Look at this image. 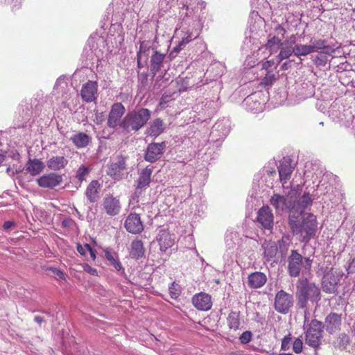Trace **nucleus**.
I'll list each match as a JSON object with an SVG mask.
<instances>
[{
	"mask_svg": "<svg viewBox=\"0 0 355 355\" xmlns=\"http://www.w3.org/2000/svg\"><path fill=\"white\" fill-rule=\"evenodd\" d=\"M148 75L147 73H138V88L140 92H146L148 88Z\"/></svg>",
	"mask_w": 355,
	"mask_h": 355,
	"instance_id": "41",
	"label": "nucleus"
},
{
	"mask_svg": "<svg viewBox=\"0 0 355 355\" xmlns=\"http://www.w3.org/2000/svg\"><path fill=\"white\" fill-rule=\"evenodd\" d=\"M266 279V276L263 272H253L248 276V286L253 288H261L265 284Z\"/></svg>",
	"mask_w": 355,
	"mask_h": 355,
	"instance_id": "32",
	"label": "nucleus"
},
{
	"mask_svg": "<svg viewBox=\"0 0 355 355\" xmlns=\"http://www.w3.org/2000/svg\"><path fill=\"white\" fill-rule=\"evenodd\" d=\"M304 257L295 250L291 252L288 258V273L292 277H297L300 275Z\"/></svg>",
	"mask_w": 355,
	"mask_h": 355,
	"instance_id": "11",
	"label": "nucleus"
},
{
	"mask_svg": "<svg viewBox=\"0 0 355 355\" xmlns=\"http://www.w3.org/2000/svg\"><path fill=\"white\" fill-rule=\"evenodd\" d=\"M153 166H147L145 168L141 170L136 180L135 194L140 195L143 191L146 190L150 185L151 182V175L153 173Z\"/></svg>",
	"mask_w": 355,
	"mask_h": 355,
	"instance_id": "12",
	"label": "nucleus"
},
{
	"mask_svg": "<svg viewBox=\"0 0 355 355\" xmlns=\"http://www.w3.org/2000/svg\"><path fill=\"white\" fill-rule=\"evenodd\" d=\"M62 180V175L51 172L42 175L36 180V182L42 188L53 189L60 185Z\"/></svg>",
	"mask_w": 355,
	"mask_h": 355,
	"instance_id": "17",
	"label": "nucleus"
},
{
	"mask_svg": "<svg viewBox=\"0 0 355 355\" xmlns=\"http://www.w3.org/2000/svg\"><path fill=\"white\" fill-rule=\"evenodd\" d=\"M149 50V46L148 43L145 41H143L140 43L139 50L137 52H141V55H144V57H147L148 55L146 52Z\"/></svg>",
	"mask_w": 355,
	"mask_h": 355,
	"instance_id": "53",
	"label": "nucleus"
},
{
	"mask_svg": "<svg viewBox=\"0 0 355 355\" xmlns=\"http://www.w3.org/2000/svg\"><path fill=\"white\" fill-rule=\"evenodd\" d=\"M313 200L311 198L309 193L304 192L303 196L298 200L297 201V208L295 209L294 207V212L295 215L297 213H300V215L302 214L304 210L309 205L312 204Z\"/></svg>",
	"mask_w": 355,
	"mask_h": 355,
	"instance_id": "35",
	"label": "nucleus"
},
{
	"mask_svg": "<svg viewBox=\"0 0 355 355\" xmlns=\"http://www.w3.org/2000/svg\"><path fill=\"white\" fill-rule=\"evenodd\" d=\"M293 47L294 55L298 58L312 53L310 44H295Z\"/></svg>",
	"mask_w": 355,
	"mask_h": 355,
	"instance_id": "39",
	"label": "nucleus"
},
{
	"mask_svg": "<svg viewBox=\"0 0 355 355\" xmlns=\"http://www.w3.org/2000/svg\"><path fill=\"white\" fill-rule=\"evenodd\" d=\"M103 207L105 213L110 216L118 215L121 209L119 198L112 195H106L103 198Z\"/></svg>",
	"mask_w": 355,
	"mask_h": 355,
	"instance_id": "18",
	"label": "nucleus"
},
{
	"mask_svg": "<svg viewBox=\"0 0 355 355\" xmlns=\"http://www.w3.org/2000/svg\"><path fill=\"white\" fill-rule=\"evenodd\" d=\"M166 148V144L165 141L149 144L144 153V159L150 163L157 162L164 153Z\"/></svg>",
	"mask_w": 355,
	"mask_h": 355,
	"instance_id": "9",
	"label": "nucleus"
},
{
	"mask_svg": "<svg viewBox=\"0 0 355 355\" xmlns=\"http://www.w3.org/2000/svg\"><path fill=\"white\" fill-rule=\"evenodd\" d=\"M199 29H193L192 31L187 30L185 32L184 35L182 37L181 41L174 48L173 51L178 53L180 51L184 49V47L193 40L197 38L199 35Z\"/></svg>",
	"mask_w": 355,
	"mask_h": 355,
	"instance_id": "31",
	"label": "nucleus"
},
{
	"mask_svg": "<svg viewBox=\"0 0 355 355\" xmlns=\"http://www.w3.org/2000/svg\"><path fill=\"white\" fill-rule=\"evenodd\" d=\"M303 343L300 338H296L293 344V350L296 353L299 354L302 351Z\"/></svg>",
	"mask_w": 355,
	"mask_h": 355,
	"instance_id": "50",
	"label": "nucleus"
},
{
	"mask_svg": "<svg viewBox=\"0 0 355 355\" xmlns=\"http://www.w3.org/2000/svg\"><path fill=\"white\" fill-rule=\"evenodd\" d=\"M128 157L123 155H117L114 157L108 165L107 174L114 180H120L127 169Z\"/></svg>",
	"mask_w": 355,
	"mask_h": 355,
	"instance_id": "7",
	"label": "nucleus"
},
{
	"mask_svg": "<svg viewBox=\"0 0 355 355\" xmlns=\"http://www.w3.org/2000/svg\"><path fill=\"white\" fill-rule=\"evenodd\" d=\"M178 0H160L159 1V7L161 10H162L164 12H166L169 9L172 8V6L175 4V3ZM180 3L182 5V2L184 1V0H180Z\"/></svg>",
	"mask_w": 355,
	"mask_h": 355,
	"instance_id": "45",
	"label": "nucleus"
},
{
	"mask_svg": "<svg viewBox=\"0 0 355 355\" xmlns=\"http://www.w3.org/2000/svg\"><path fill=\"white\" fill-rule=\"evenodd\" d=\"M168 97L167 95H162L161 99H160V102H159V105L162 107H164V105L167 103V100H166V98Z\"/></svg>",
	"mask_w": 355,
	"mask_h": 355,
	"instance_id": "62",
	"label": "nucleus"
},
{
	"mask_svg": "<svg viewBox=\"0 0 355 355\" xmlns=\"http://www.w3.org/2000/svg\"><path fill=\"white\" fill-rule=\"evenodd\" d=\"M294 170V166L292 164V159L290 157H284L279 163L278 172L280 181L284 184L291 178V175Z\"/></svg>",
	"mask_w": 355,
	"mask_h": 355,
	"instance_id": "22",
	"label": "nucleus"
},
{
	"mask_svg": "<svg viewBox=\"0 0 355 355\" xmlns=\"http://www.w3.org/2000/svg\"><path fill=\"white\" fill-rule=\"evenodd\" d=\"M165 128L164 121L161 119L157 118L150 122L148 127L146 130V134L157 137L164 132Z\"/></svg>",
	"mask_w": 355,
	"mask_h": 355,
	"instance_id": "27",
	"label": "nucleus"
},
{
	"mask_svg": "<svg viewBox=\"0 0 355 355\" xmlns=\"http://www.w3.org/2000/svg\"><path fill=\"white\" fill-rule=\"evenodd\" d=\"M83 268H84V270L85 272H87L92 275H97V274H98L97 270L94 268H92V266H90L88 264H85Z\"/></svg>",
	"mask_w": 355,
	"mask_h": 355,
	"instance_id": "57",
	"label": "nucleus"
},
{
	"mask_svg": "<svg viewBox=\"0 0 355 355\" xmlns=\"http://www.w3.org/2000/svg\"><path fill=\"white\" fill-rule=\"evenodd\" d=\"M192 303L200 311H209L212 306L211 296L203 292L194 295L192 297Z\"/></svg>",
	"mask_w": 355,
	"mask_h": 355,
	"instance_id": "20",
	"label": "nucleus"
},
{
	"mask_svg": "<svg viewBox=\"0 0 355 355\" xmlns=\"http://www.w3.org/2000/svg\"><path fill=\"white\" fill-rule=\"evenodd\" d=\"M270 205L277 211H281L284 209H290V212L294 211V205L291 200L284 196L275 193L270 200Z\"/></svg>",
	"mask_w": 355,
	"mask_h": 355,
	"instance_id": "24",
	"label": "nucleus"
},
{
	"mask_svg": "<svg viewBox=\"0 0 355 355\" xmlns=\"http://www.w3.org/2000/svg\"><path fill=\"white\" fill-rule=\"evenodd\" d=\"M346 270L348 274L355 272V258H353L349 263L348 266L346 268Z\"/></svg>",
	"mask_w": 355,
	"mask_h": 355,
	"instance_id": "56",
	"label": "nucleus"
},
{
	"mask_svg": "<svg viewBox=\"0 0 355 355\" xmlns=\"http://www.w3.org/2000/svg\"><path fill=\"white\" fill-rule=\"evenodd\" d=\"M19 112L21 116L22 121L24 123H26L31 115V107L30 105L28 103L20 105L19 107Z\"/></svg>",
	"mask_w": 355,
	"mask_h": 355,
	"instance_id": "42",
	"label": "nucleus"
},
{
	"mask_svg": "<svg viewBox=\"0 0 355 355\" xmlns=\"http://www.w3.org/2000/svg\"><path fill=\"white\" fill-rule=\"evenodd\" d=\"M44 163L39 159H29L26 164V171L33 176L39 175L44 169Z\"/></svg>",
	"mask_w": 355,
	"mask_h": 355,
	"instance_id": "30",
	"label": "nucleus"
},
{
	"mask_svg": "<svg viewBox=\"0 0 355 355\" xmlns=\"http://www.w3.org/2000/svg\"><path fill=\"white\" fill-rule=\"evenodd\" d=\"M124 227L127 232L132 234H140L144 230V225L140 216L136 213H130L125 220Z\"/></svg>",
	"mask_w": 355,
	"mask_h": 355,
	"instance_id": "15",
	"label": "nucleus"
},
{
	"mask_svg": "<svg viewBox=\"0 0 355 355\" xmlns=\"http://www.w3.org/2000/svg\"><path fill=\"white\" fill-rule=\"evenodd\" d=\"M34 321L38 324H41L42 322H43L44 321V319L43 317H42L40 315H36L34 318Z\"/></svg>",
	"mask_w": 355,
	"mask_h": 355,
	"instance_id": "64",
	"label": "nucleus"
},
{
	"mask_svg": "<svg viewBox=\"0 0 355 355\" xmlns=\"http://www.w3.org/2000/svg\"><path fill=\"white\" fill-rule=\"evenodd\" d=\"M298 284L296 291L297 306L304 309V326H305L309 322L307 318L309 300L312 304L318 303L321 300V292L318 285L309 282L306 278L300 279Z\"/></svg>",
	"mask_w": 355,
	"mask_h": 355,
	"instance_id": "3",
	"label": "nucleus"
},
{
	"mask_svg": "<svg viewBox=\"0 0 355 355\" xmlns=\"http://www.w3.org/2000/svg\"><path fill=\"white\" fill-rule=\"evenodd\" d=\"M70 140L76 148H83L92 141V137L85 132H80L73 135L70 137Z\"/></svg>",
	"mask_w": 355,
	"mask_h": 355,
	"instance_id": "29",
	"label": "nucleus"
},
{
	"mask_svg": "<svg viewBox=\"0 0 355 355\" xmlns=\"http://www.w3.org/2000/svg\"><path fill=\"white\" fill-rule=\"evenodd\" d=\"M275 31L277 35H281L282 38L284 37L285 33L286 32V29L280 24L275 27Z\"/></svg>",
	"mask_w": 355,
	"mask_h": 355,
	"instance_id": "55",
	"label": "nucleus"
},
{
	"mask_svg": "<svg viewBox=\"0 0 355 355\" xmlns=\"http://www.w3.org/2000/svg\"><path fill=\"white\" fill-rule=\"evenodd\" d=\"M276 80L275 75L274 73H268L262 79L261 83L266 86L272 85V84Z\"/></svg>",
	"mask_w": 355,
	"mask_h": 355,
	"instance_id": "47",
	"label": "nucleus"
},
{
	"mask_svg": "<svg viewBox=\"0 0 355 355\" xmlns=\"http://www.w3.org/2000/svg\"><path fill=\"white\" fill-rule=\"evenodd\" d=\"M292 62H293L292 60H288V61L284 62L281 65V69L282 70H287L291 67Z\"/></svg>",
	"mask_w": 355,
	"mask_h": 355,
	"instance_id": "60",
	"label": "nucleus"
},
{
	"mask_svg": "<svg viewBox=\"0 0 355 355\" xmlns=\"http://www.w3.org/2000/svg\"><path fill=\"white\" fill-rule=\"evenodd\" d=\"M105 257L107 260L109 261L110 264L116 270L120 271L121 270H123V266L118 259V257L112 254L110 252L106 251L105 252Z\"/></svg>",
	"mask_w": 355,
	"mask_h": 355,
	"instance_id": "40",
	"label": "nucleus"
},
{
	"mask_svg": "<svg viewBox=\"0 0 355 355\" xmlns=\"http://www.w3.org/2000/svg\"><path fill=\"white\" fill-rule=\"evenodd\" d=\"M205 1L200 0H184L180 8V14L183 17L181 27L186 29L191 27L193 29H200L202 26V19L205 17Z\"/></svg>",
	"mask_w": 355,
	"mask_h": 355,
	"instance_id": "2",
	"label": "nucleus"
},
{
	"mask_svg": "<svg viewBox=\"0 0 355 355\" xmlns=\"http://www.w3.org/2000/svg\"><path fill=\"white\" fill-rule=\"evenodd\" d=\"M282 39L276 35H268L267 43L265 45V49L268 50L270 54L277 53L280 47L284 44L282 42Z\"/></svg>",
	"mask_w": 355,
	"mask_h": 355,
	"instance_id": "34",
	"label": "nucleus"
},
{
	"mask_svg": "<svg viewBox=\"0 0 355 355\" xmlns=\"http://www.w3.org/2000/svg\"><path fill=\"white\" fill-rule=\"evenodd\" d=\"M322 322L316 320H311L306 331V343L312 347H317L320 344L322 338Z\"/></svg>",
	"mask_w": 355,
	"mask_h": 355,
	"instance_id": "6",
	"label": "nucleus"
},
{
	"mask_svg": "<svg viewBox=\"0 0 355 355\" xmlns=\"http://www.w3.org/2000/svg\"><path fill=\"white\" fill-rule=\"evenodd\" d=\"M310 45L312 49V53L322 52L329 55H331L338 49V47L329 45L327 40L323 39L311 40Z\"/></svg>",
	"mask_w": 355,
	"mask_h": 355,
	"instance_id": "23",
	"label": "nucleus"
},
{
	"mask_svg": "<svg viewBox=\"0 0 355 355\" xmlns=\"http://www.w3.org/2000/svg\"><path fill=\"white\" fill-rule=\"evenodd\" d=\"M98 84L96 81L88 80L83 85L80 95L83 101L90 103L97 98Z\"/></svg>",
	"mask_w": 355,
	"mask_h": 355,
	"instance_id": "19",
	"label": "nucleus"
},
{
	"mask_svg": "<svg viewBox=\"0 0 355 355\" xmlns=\"http://www.w3.org/2000/svg\"><path fill=\"white\" fill-rule=\"evenodd\" d=\"M280 51L277 56L278 62H282L283 60L288 59L292 54H294V47L293 46H288L284 42L280 49Z\"/></svg>",
	"mask_w": 355,
	"mask_h": 355,
	"instance_id": "38",
	"label": "nucleus"
},
{
	"mask_svg": "<svg viewBox=\"0 0 355 355\" xmlns=\"http://www.w3.org/2000/svg\"><path fill=\"white\" fill-rule=\"evenodd\" d=\"M175 236L169 232L168 228L161 227L156 236V241L159 245L160 251L166 252L175 243Z\"/></svg>",
	"mask_w": 355,
	"mask_h": 355,
	"instance_id": "14",
	"label": "nucleus"
},
{
	"mask_svg": "<svg viewBox=\"0 0 355 355\" xmlns=\"http://www.w3.org/2000/svg\"><path fill=\"white\" fill-rule=\"evenodd\" d=\"M264 256L268 261L271 260L277 253V246L275 242H270L264 244Z\"/></svg>",
	"mask_w": 355,
	"mask_h": 355,
	"instance_id": "37",
	"label": "nucleus"
},
{
	"mask_svg": "<svg viewBox=\"0 0 355 355\" xmlns=\"http://www.w3.org/2000/svg\"><path fill=\"white\" fill-rule=\"evenodd\" d=\"M342 324V315L335 312H331L324 318L323 327L329 334L340 330Z\"/></svg>",
	"mask_w": 355,
	"mask_h": 355,
	"instance_id": "16",
	"label": "nucleus"
},
{
	"mask_svg": "<svg viewBox=\"0 0 355 355\" xmlns=\"http://www.w3.org/2000/svg\"><path fill=\"white\" fill-rule=\"evenodd\" d=\"M101 185L98 180H92L87 187L85 196L88 201L92 203L97 202L100 198Z\"/></svg>",
	"mask_w": 355,
	"mask_h": 355,
	"instance_id": "26",
	"label": "nucleus"
},
{
	"mask_svg": "<svg viewBox=\"0 0 355 355\" xmlns=\"http://www.w3.org/2000/svg\"><path fill=\"white\" fill-rule=\"evenodd\" d=\"M90 170L89 167L81 165L76 171V177L80 182H83L85 180L86 176L89 173Z\"/></svg>",
	"mask_w": 355,
	"mask_h": 355,
	"instance_id": "44",
	"label": "nucleus"
},
{
	"mask_svg": "<svg viewBox=\"0 0 355 355\" xmlns=\"http://www.w3.org/2000/svg\"><path fill=\"white\" fill-rule=\"evenodd\" d=\"M318 276H322L321 287L328 294H337L340 282L344 275L342 270L329 268L325 263L319 264L316 270Z\"/></svg>",
	"mask_w": 355,
	"mask_h": 355,
	"instance_id": "4",
	"label": "nucleus"
},
{
	"mask_svg": "<svg viewBox=\"0 0 355 355\" xmlns=\"http://www.w3.org/2000/svg\"><path fill=\"white\" fill-rule=\"evenodd\" d=\"M144 254L145 250L143 242L138 239L132 241L130 248V257L135 259H139L143 257Z\"/></svg>",
	"mask_w": 355,
	"mask_h": 355,
	"instance_id": "33",
	"label": "nucleus"
},
{
	"mask_svg": "<svg viewBox=\"0 0 355 355\" xmlns=\"http://www.w3.org/2000/svg\"><path fill=\"white\" fill-rule=\"evenodd\" d=\"M228 327L231 329L237 330L241 324L240 313L237 311H231L227 318Z\"/></svg>",
	"mask_w": 355,
	"mask_h": 355,
	"instance_id": "36",
	"label": "nucleus"
},
{
	"mask_svg": "<svg viewBox=\"0 0 355 355\" xmlns=\"http://www.w3.org/2000/svg\"><path fill=\"white\" fill-rule=\"evenodd\" d=\"M297 40V37L295 35H291L289 37V40L288 43L290 44L289 46H292L293 44H295Z\"/></svg>",
	"mask_w": 355,
	"mask_h": 355,
	"instance_id": "61",
	"label": "nucleus"
},
{
	"mask_svg": "<svg viewBox=\"0 0 355 355\" xmlns=\"http://www.w3.org/2000/svg\"><path fill=\"white\" fill-rule=\"evenodd\" d=\"M166 62V54L161 53L155 50L150 58V71L154 77L157 72L161 71Z\"/></svg>",
	"mask_w": 355,
	"mask_h": 355,
	"instance_id": "25",
	"label": "nucleus"
},
{
	"mask_svg": "<svg viewBox=\"0 0 355 355\" xmlns=\"http://www.w3.org/2000/svg\"><path fill=\"white\" fill-rule=\"evenodd\" d=\"M317 53L313 60L314 64L317 67H324L328 62L329 55L322 52Z\"/></svg>",
	"mask_w": 355,
	"mask_h": 355,
	"instance_id": "43",
	"label": "nucleus"
},
{
	"mask_svg": "<svg viewBox=\"0 0 355 355\" xmlns=\"http://www.w3.org/2000/svg\"><path fill=\"white\" fill-rule=\"evenodd\" d=\"M288 224L294 235H299V239L307 243L315 236L317 230L316 217L313 214L297 213L292 209L289 214Z\"/></svg>",
	"mask_w": 355,
	"mask_h": 355,
	"instance_id": "1",
	"label": "nucleus"
},
{
	"mask_svg": "<svg viewBox=\"0 0 355 355\" xmlns=\"http://www.w3.org/2000/svg\"><path fill=\"white\" fill-rule=\"evenodd\" d=\"M125 112V108L121 103H114L108 115L107 126L114 129L118 126L121 128L122 120L121 119Z\"/></svg>",
	"mask_w": 355,
	"mask_h": 355,
	"instance_id": "10",
	"label": "nucleus"
},
{
	"mask_svg": "<svg viewBox=\"0 0 355 355\" xmlns=\"http://www.w3.org/2000/svg\"><path fill=\"white\" fill-rule=\"evenodd\" d=\"M291 341V335L288 334V336H286L282 341L281 349L282 350H288L290 348Z\"/></svg>",
	"mask_w": 355,
	"mask_h": 355,
	"instance_id": "51",
	"label": "nucleus"
},
{
	"mask_svg": "<svg viewBox=\"0 0 355 355\" xmlns=\"http://www.w3.org/2000/svg\"><path fill=\"white\" fill-rule=\"evenodd\" d=\"M230 132V122L227 119L218 121L211 128L210 137L214 141L224 139Z\"/></svg>",
	"mask_w": 355,
	"mask_h": 355,
	"instance_id": "13",
	"label": "nucleus"
},
{
	"mask_svg": "<svg viewBox=\"0 0 355 355\" xmlns=\"http://www.w3.org/2000/svg\"><path fill=\"white\" fill-rule=\"evenodd\" d=\"M313 260L309 257H305L303 259V263H304V268L307 270H310L311 268Z\"/></svg>",
	"mask_w": 355,
	"mask_h": 355,
	"instance_id": "58",
	"label": "nucleus"
},
{
	"mask_svg": "<svg viewBox=\"0 0 355 355\" xmlns=\"http://www.w3.org/2000/svg\"><path fill=\"white\" fill-rule=\"evenodd\" d=\"M150 116L151 111L147 108L130 111L122 119L121 128L127 132H136L145 126Z\"/></svg>",
	"mask_w": 355,
	"mask_h": 355,
	"instance_id": "5",
	"label": "nucleus"
},
{
	"mask_svg": "<svg viewBox=\"0 0 355 355\" xmlns=\"http://www.w3.org/2000/svg\"><path fill=\"white\" fill-rule=\"evenodd\" d=\"M90 245L89 244H85L84 245H82L80 243H78L77 245V251L81 254L85 256L88 250H90Z\"/></svg>",
	"mask_w": 355,
	"mask_h": 355,
	"instance_id": "52",
	"label": "nucleus"
},
{
	"mask_svg": "<svg viewBox=\"0 0 355 355\" xmlns=\"http://www.w3.org/2000/svg\"><path fill=\"white\" fill-rule=\"evenodd\" d=\"M50 270L54 274L57 275L60 279H64V273L61 270H58L57 268H51Z\"/></svg>",
	"mask_w": 355,
	"mask_h": 355,
	"instance_id": "59",
	"label": "nucleus"
},
{
	"mask_svg": "<svg viewBox=\"0 0 355 355\" xmlns=\"http://www.w3.org/2000/svg\"><path fill=\"white\" fill-rule=\"evenodd\" d=\"M339 345L340 347H346L349 344V337L345 333L340 334L338 337Z\"/></svg>",
	"mask_w": 355,
	"mask_h": 355,
	"instance_id": "49",
	"label": "nucleus"
},
{
	"mask_svg": "<svg viewBox=\"0 0 355 355\" xmlns=\"http://www.w3.org/2000/svg\"><path fill=\"white\" fill-rule=\"evenodd\" d=\"M68 164V159L64 156H52L46 160V166L51 171H60Z\"/></svg>",
	"mask_w": 355,
	"mask_h": 355,
	"instance_id": "28",
	"label": "nucleus"
},
{
	"mask_svg": "<svg viewBox=\"0 0 355 355\" xmlns=\"http://www.w3.org/2000/svg\"><path fill=\"white\" fill-rule=\"evenodd\" d=\"M146 58H147V57H145L144 60V57H143V55H141V52L137 53V67L139 69H142L144 67V66L146 64Z\"/></svg>",
	"mask_w": 355,
	"mask_h": 355,
	"instance_id": "54",
	"label": "nucleus"
},
{
	"mask_svg": "<svg viewBox=\"0 0 355 355\" xmlns=\"http://www.w3.org/2000/svg\"><path fill=\"white\" fill-rule=\"evenodd\" d=\"M168 291L169 294L173 299H177L181 293L180 285L175 282L171 284L168 288Z\"/></svg>",
	"mask_w": 355,
	"mask_h": 355,
	"instance_id": "46",
	"label": "nucleus"
},
{
	"mask_svg": "<svg viewBox=\"0 0 355 355\" xmlns=\"http://www.w3.org/2000/svg\"><path fill=\"white\" fill-rule=\"evenodd\" d=\"M252 334L250 331H244L239 337V340L242 344H248L252 340Z\"/></svg>",
	"mask_w": 355,
	"mask_h": 355,
	"instance_id": "48",
	"label": "nucleus"
},
{
	"mask_svg": "<svg viewBox=\"0 0 355 355\" xmlns=\"http://www.w3.org/2000/svg\"><path fill=\"white\" fill-rule=\"evenodd\" d=\"M14 225V223L12 222V221H10V220H8V221H6L4 223H3V228L5 230H8L9 228H10L12 225Z\"/></svg>",
	"mask_w": 355,
	"mask_h": 355,
	"instance_id": "63",
	"label": "nucleus"
},
{
	"mask_svg": "<svg viewBox=\"0 0 355 355\" xmlns=\"http://www.w3.org/2000/svg\"><path fill=\"white\" fill-rule=\"evenodd\" d=\"M257 221L265 229L270 230L273 226V214L268 206H263L257 212Z\"/></svg>",
	"mask_w": 355,
	"mask_h": 355,
	"instance_id": "21",
	"label": "nucleus"
},
{
	"mask_svg": "<svg viewBox=\"0 0 355 355\" xmlns=\"http://www.w3.org/2000/svg\"><path fill=\"white\" fill-rule=\"evenodd\" d=\"M293 297L283 290L279 291L275 295L274 308L282 314H287L293 306Z\"/></svg>",
	"mask_w": 355,
	"mask_h": 355,
	"instance_id": "8",
	"label": "nucleus"
}]
</instances>
